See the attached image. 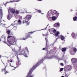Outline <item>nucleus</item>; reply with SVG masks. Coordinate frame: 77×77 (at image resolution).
<instances>
[{"label": "nucleus", "mask_w": 77, "mask_h": 77, "mask_svg": "<svg viewBox=\"0 0 77 77\" xmlns=\"http://www.w3.org/2000/svg\"><path fill=\"white\" fill-rule=\"evenodd\" d=\"M51 30H52V32H53V33H55L56 31V29H50V31H51Z\"/></svg>", "instance_id": "16"}, {"label": "nucleus", "mask_w": 77, "mask_h": 77, "mask_svg": "<svg viewBox=\"0 0 77 77\" xmlns=\"http://www.w3.org/2000/svg\"><path fill=\"white\" fill-rule=\"evenodd\" d=\"M17 63H16V65H18V64H17Z\"/></svg>", "instance_id": "49"}, {"label": "nucleus", "mask_w": 77, "mask_h": 77, "mask_svg": "<svg viewBox=\"0 0 77 77\" xmlns=\"http://www.w3.org/2000/svg\"><path fill=\"white\" fill-rule=\"evenodd\" d=\"M54 26L55 27H59L60 26V23H55L54 25Z\"/></svg>", "instance_id": "10"}, {"label": "nucleus", "mask_w": 77, "mask_h": 77, "mask_svg": "<svg viewBox=\"0 0 77 77\" xmlns=\"http://www.w3.org/2000/svg\"><path fill=\"white\" fill-rule=\"evenodd\" d=\"M18 23L19 24V25H21V20H18Z\"/></svg>", "instance_id": "17"}, {"label": "nucleus", "mask_w": 77, "mask_h": 77, "mask_svg": "<svg viewBox=\"0 0 77 77\" xmlns=\"http://www.w3.org/2000/svg\"><path fill=\"white\" fill-rule=\"evenodd\" d=\"M7 17L8 20H11V18H12V15H11V13L8 12Z\"/></svg>", "instance_id": "8"}, {"label": "nucleus", "mask_w": 77, "mask_h": 77, "mask_svg": "<svg viewBox=\"0 0 77 77\" xmlns=\"http://www.w3.org/2000/svg\"><path fill=\"white\" fill-rule=\"evenodd\" d=\"M45 40H46V45H47V42H48V41L47 38H45Z\"/></svg>", "instance_id": "26"}, {"label": "nucleus", "mask_w": 77, "mask_h": 77, "mask_svg": "<svg viewBox=\"0 0 77 77\" xmlns=\"http://www.w3.org/2000/svg\"><path fill=\"white\" fill-rule=\"evenodd\" d=\"M16 68H15L14 69H13L12 70H14V69H15Z\"/></svg>", "instance_id": "43"}, {"label": "nucleus", "mask_w": 77, "mask_h": 77, "mask_svg": "<svg viewBox=\"0 0 77 77\" xmlns=\"http://www.w3.org/2000/svg\"><path fill=\"white\" fill-rule=\"evenodd\" d=\"M0 17H2V15H3V11L2 9H0Z\"/></svg>", "instance_id": "12"}, {"label": "nucleus", "mask_w": 77, "mask_h": 77, "mask_svg": "<svg viewBox=\"0 0 77 77\" xmlns=\"http://www.w3.org/2000/svg\"><path fill=\"white\" fill-rule=\"evenodd\" d=\"M0 57L1 58V56H0Z\"/></svg>", "instance_id": "50"}, {"label": "nucleus", "mask_w": 77, "mask_h": 77, "mask_svg": "<svg viewBox=\"0 0 77 77\" xmlns=\"http://www.w3.org/2000/svg\"><path fill=\"white\" fill-rule=\"evenodd\" d=\"M43 62V60H41L40 61V63H42Z\"/></svg>", "instance_id": "30"}, {"label": "nucleus", "mask_w": 77, "mask_h": 77, "mask_svg": "<svg viewBox=\"0 0 77 77\" xmlns=\"http://www.w3.org/2000/svg\"><path fill=\"white\" fill-rule=\"evenodd\" d=\"M69 33H68V34H69Z\"/></svg>", "instance_id": "54"}, {"label": "nucleus", "mask_w": 77, "mask_h": 77, "mask_svg": "<svg viewBox=\"0 0 77 77\" xmlns=\"http://www.w3.org/2000/svg\"><path fill=\"white\" fill-rule=\"evenodd\" d=\"M17 59H18V57H17Z\"/></svg>", "instance_id": "45"}, {"label": "nucleus", "mask_w": 77, "mask_h": 77, "mask_svg": "<svg viewBox=\"0 0 77 77\" xmlns=\"http://www.w3.org/2000/svg\"><path fill=\"white\" fill-rule=\"evenodd\" d=\"M26 39H27V38H26Z\"/></svg>", "instance_id": "55"}, {"label": "nucleus", "mask_w": 77, "mask_h": 77, "mask_svg": "<svg viewBox=\"0 0 77 77\" xmlns=\"http://www.w3.org/2000/svg\"><path fill=\"white\" fill-rule=\"evenodd\" d=\"M72 36L74 39H75L76 37H75V34L74 33H72Z\"/></svg>", "instance_id": "14"}, {"label": "nucleus", "mask_w": 77, "mask_h": 77, "mask_svg": "<svg viewBox=\"0 0 77 77\" xmlns=\"http://www.w3.org/2000/svg\"><path fill=\"white\" fill-rule=\"evenodd\" d=\"M31 18H32V16L30 15H27L26 17H25L24 18V20L23 21V24L26 23L27 24L26 26L29 25L30 22H29V21L31 19Z\"/></svg>", "instance_id": "3"}, {"label": "nucleus", "mask_w": 77, "mask_h": 77, "mask_svg": "<svg viewBox=\"0 0 77 77\" xmlns=\"http://www.w3.org/2000/svg\"><path fill=\"white\" fill-rule=\"evenodd\" d=\"M4 72H5V74H6V72L7 73L9 72H8L6 71L5 69H4Z\"/></svg>", "instance_id": "23"}, {"label": "nucleus", "mask_w": 77, "mask_h": 77, "mask_svg": "<svg viewBox=\"0 0 77 77\" xmlns=\"http://www.w3.org/2000/svg\"><path fill=\"white\" fill-rule=\"evenodd\" d=\"M17 26H14L13 28V29H14V30H17Z\"/></svg>", "instance_id": "21"}, {"label": "nucleus", "mask_w": 77, "mask_h": 77, "mask_svg": "<svg viewBox=\"0 0 77 77\" xmlns=\"http://www.w3.org/2000/svg\"><path fill=\"white\" fill-rule=\"evenodd\" d=\"M23 39L25 40H26V39L24 38H23Z\"/></svg>", "instance_id": "42"}, {"label": "nucleus", "mask_w": 77, "mask_h": 77, "mask_svg": "<svg viewBox=\"0 0 77 77\" xmlns=\"http://www.w3.org/2000/svg\"><path fill=\"white\" fill-rule=\"evenodd\" d=\"M54 15V14H56L57 17H58V16L59 15V13L57 12V11L55 10H51L48 12L47 14V17L48 18V20L49 21H51V17H50V16L51 15Z\"/></svg>", "instance_id": "2"}, {"label": "nucleus", "mask_w": 77, "mask_h": 77, "mask_svg": "<svg viewBox=\"0 0 77 77\" xmlns=\"http://www.w3.org/2000/svg\"><path fill=\"white\" fill-rule=\"evenodd\" d=\"M38 11L39 13H41V10H38Z\"/></svg>", "instance_id": "31"}, {"label": "nucleus", "mask_w": 77, "mask_h": 77, "mask_svg": "<svg viewBox=\"0 0 77 77\" xmlns=\"http://www.w3.org/2000/svg\"><path fill=\"white\" fill-rule=\"evenodd\" d=\"M60 65H62V66H63V63H61Z\"/></svg>", "instance_id": "34"}, {"label": "nucleus", "mask_w": 77, "mask_h": 77, "mask_svg": "<svg viewBox=\"0 0 77 77\" xmlns=\"http://www.w3.org/2000/svg\"><path fill=\"white\" fill-rule=\"evenodd\" d=\"M21 0H14V1H11L9 2H7L6 4H5V6H6V4L7 3H14V2H19V1H20Z\"/></svg>", "instance_id": "7"}, {"label": "nucleus", "mask_w": 77, "mask_h": 77, "mask_svg": "<svg viewBox=\"0 0 77 77\" xmlns=\"http://www.w3.org/2000/svg\"><path fill=\"white\" fill-rule=\"evenodd\" d=\"M43 30V29H42V30Z\"/></svg>", "instance_id": "53"}, {"label": "nucleus", "mask_w": 77, "mask_h": 77, "mask_svg": "<svg viewBox=\"0 0 77 77\" xmlns=\"http://www.w3.org/2000/svg\"><path fill=\"white\" fill-rule=\"evenodd\" d=\"M49 31L50 32H53V31L52 30H51L50 31V29H49Z\"/></svg>", "instance_id": "32"}, {"label": "nucleus", "mask_w": 77, "mask_h": 77, "mask_svg": "<svg viewBox=\"0 0 77 77\" xmlns=\"http://www.w3.org/2000/svg\"><path fill=\"white\" fill-rule=\"evenodd\" d=\"M26 52H25V53Z\"/></svg>", "instance_id": "56"}, {"label": "nucleus", "mask_w": 77, "mask_h": 77, "mask_svg": "<svg viewBox=\"0 0 77 77\" xmlns=\"http://www.w3.org/2000/svg\"><path fill=\"white\" fill-rule=\"evenodd\" d=\"M38 63H37L36 64V65H38Z\"/></svg>", "instance_id": "46"}, {"label": "nucleus", "mask_w": 77, "mask_h": 77, "mask_svg": "<svg viewBox=\"0 0 77 77\" xmlns=\"http://www.w3.org/2000/svg\"><path fill=\"white\" fill-rule=\"evenodd\" d=\"M19 62H20V61H18Z\"/></svg>", "instance_id": "52"}, {"label": "nucleus", "mask_w": 77, "mask_h": 77, "mask_svg": "<svg viewBox=\"0 0 77 77\" xmlns=\"http://www.w3.org/2000/svg\"><path fill=\"white\" fill-rule=\"evenodd\" d=\"M26 51L28 53H29V51H28V49H27V48L26 47Z\"/></svg>", "instance_id": "25"}, {"label": "nucleus", "mask_w": 77, "mask_h": 77, "mask_svg": "<svg viewBox=\"0 0 77 77\" xmlns=\"http://www.w3.org/2000/svg\"><path fill=\"white\" fill-rule=\"evenodd\" d=\"M19 13H20V11L18 10H17L16 11V14H17L18 15V14H19Z\"/></svg>", "instance_id": "19"}, {"label": "nucleus", "mask_w": 77, "mask_h": 77, "mask_svg": "<svg viewBox=\"0 0 77 77\" xmlns=\"http://www.w3.org/2000/svg\"><path fill=\"white\" fill-rule=\"evenodd\" d=\"M24 56L25 57H28V56L26 54H24Z\"/></svg>", "instance_id": "28"}, {"label": "nucleus", "mask_w": 77, "mask_h": 77, "mask_svg": "<svg viewBox=\"0 0 77 77\" xmlns=\"http://www.w3.org/2000/svg\"><path fill=\"white\" fill-rule=\"evenodd\" d=\"M15 21H14V23H15Z\"/></svg>", "instance_id": "51"}, {"label": "nucleus", "mask_w": 77, "mask_h": 77, "mask_svg": "<svg viewBox=\"0 0 77 77\" xmlns=\"http://www.w3.org/2000/svg\"><path fill=\"white\" fill-rule=\"evenodd\" d=\"M67 70L69 71L72 69V66L70 65H69L67 66Z\"/></svg>", "instance_id": "9"}, {"label": "nucleus", "mask_w": 77, "mask_h": 77, "mask_svg": "<svg viewBox=\"0 0 77 77\" xmlns=\"http://www.w3.org/2000/svg\"><path fill=\"white\" fill-rule=\"evenodd\" d=\"M7 34L8 35L7 38V41L9 44H12V45H14V43L15 42L16 38L14 36H12L13 34L12 33L10 34V31L8 30L7 32Z\"/></svg>", "instance_id": "1"}, {"label": "nucleus", "mask_w": 77, "mask_h": 77, "mask_svg": "<svg viewBox=\"0 0 77 77\" xmlns=\"http://www.w3.org/2000/svg\"><path fill=\"white\" fill-rule=\"evenodd\" d=\"M3 41L5 44H7V45H8V46H9V47L11 46V45H9L7 43L6 40V37H5L4 35H2L1 39H0V41Z\"/></svg>", "instance_id": "4"}, {"label": "nucleus", "mask_w": 77, "mask_h": 77, "mask_svg": "<svg viewBox=\"0 0 77 77\" xmlns=\"http://www.w3.org/2000/svg\"><path fill=\"white\" fill-rule=\"evenodd\" d=\"M36 67H37V66H36V65L34 66L29 71L28 74L27 76V77H29L30 75H31V74H32V71H33L34 69H35V68H36Z\"/></svg>", "instance_id": "6"}, {"label": "nucleus", "mask_w": 77, "mask_h": 77, "mask_svg": "<svg viewBox=\"0 0 77 77\" xmlns=\"http://www.w3.org/2000/svg\"><path fill=\"white\" fill-rule=\"evenodd\" d=\"M59 34V32L58 31H57L55 33V36H58V35Z\"/></svg>", "instance_id": "18"}, {"label": "nucleus", "mask_w": 77, "mask_h": 77, "mask_svg": "<svg viewBox=\"0 0 77 77\" xmlns=\"http://www.w3.org/2000/svg\"><path fill=\"white\" fill-rule=\"evenodd\" d=\"M33 33V32H29V33H31V34H32V33Z\"/></svg>", "instance_id": "33"}, {"label": "nucleus", "mask_w": 77, "mask_h": 77, "mask_svg": "<svg viewBox=\"0 0 77 77\" xmlns=\"http://www.w3.org/2000/svg\"><path fill=\"white\" fill-rule=\"evenodd\" d=\"M11 26H13V24H11Z\"/></svg>", "instance_id": "44"}, {"label": "nucleus", "mask_w": 77, "mask_h": 77, "mask_svg": "<svg viewBox=\"0 0 77 77\" xmlns=\"http://www.w3.org/2000/svg\"><path fill=\"white\" fill-rule=\"evenodd\" d=\"M10 66H12V67H14V66H11V63H10Z\"/></svg>", "instance_id": "35"}, {"label": "nucleus", "mask_w": 77, "mask_h": 77, "mask_svg": "<svg viewBox=\"0 0 77 77\" xmlns=\"http://www.w3.org/2000/svg\"><path fill=\"white\" fill-rule=\"evenodd\" d=\"M8 12L11 14H15V10L14 8H8Z\"/></svg>", "instance_id": "5"}, {"label": "nucleus", "mask_w": 77, "mask_h": 77, "mask_svg": "<svg viewBox=\"0 0 77 77\" xmlns=\"http://www.w3.org/2000/svg\"><path fill=\"white\" fill-rule=\"evenodd\" d=\"M66 50V48H63L62 49V51H65Z\"/></svg>", "instance_id": "22"}, {"label": "nucleus", "mask_w": 77, "mask_h": 77, "mask_svg": "<svg viewBox=\"0 0 77 77\" xmlns=\"http://www.w3.org/2000/svg\"><path fill=\"white\" fill-rule=\"evenodd\" d=\"M77 17H75L73 18L74 21H76L77 20Z\"/></svg>", "instance_id": "20"}, {"label": "nucleus", "mask_w": 77, "mask_h": 77, "mask_svg": "<svg viewBox=\"0 0 77 77\" xmlns=\"http://www.w3.org/2000/svg\"><path fill=\"white\" fill-rule=\"evenodd\" d=\"M42 35H43V36H45V35L44 34H43Z\"/></svg>", "instance_id": "37"}, {"label": "nucleus", "mask_w": 77, "mask_h": 77, "mask_svg": "<svg viewBox=\"0 0 77 77\" xmlns=\"http://www.w3.org/2000/svg\"><path fill=\"white\" fill-rule=\"evenodd\" d=\"M60 38L62 41H64L65 39V38L64 37V36L62 35H60Z\"/></svg>", "instance_id": "13"}, {"label": "nucleus", "mask_w": 77, "mask_h": 77, "mask_svg": "<svg viewBox=\"0 0 77 77\" xmlns=\"http://www.w3.org/2000/svg\"><path fill=\"white\" fill-rule=\"evenodd\" d=\"M8 62H9V60H8Z\"/></svg>", "instance_id": "48"}, {"label": "nucleus", "mask_w": 77, "mask_h": 77, "mask_svg": "<svg viewBox=\"0 0 77 77\" xmlns=\"http://www.w3.org/2000/svg\"><path fill=\"white\" fill-rule=\"evenodd\" d=\"M5 24H2L1 25V26H3V27H5Z\"/></svg>", "instance_id": "29"}, {"label": "nucleus", "mask_w": 77, "mask_h": 77, "mask_svg": "<svg viewBox=\"0 0 77 77\" xmlns=\"http://www.w3.org/2000/svg\"><path fill=\"white\" fill-rule=\"evenodd\" d=\"M76 60H77V59L75 58H73L71 59L72 62L73 63H75L76 62Z\"/></svg>", "instance_id": "11"}, {"label": "nucleus", "mask_w": 77, "mask_h": 77, "mask_svg": "<svg viewBox=\"0 0 77 77\" xmlns=\"http://www.w3.org/2000/svg\"><path fill=\"white\" fill-rule=\"evenodd\" d=\"M73 50L75 52H76V51H77V49L76 48H74L73 49Z\"/></svg>", "instance_id": "24"}, {"label": "nucleus", "mask_w": 77, "mask_h": 77, "mask_svg": "<svg viewBox=\"0 0 77 77\" xmlns=\"http://www.w3.org/2000/svg\"><path fill=\"white\" fill-rule=\"evenodd\" d=\"M63 70V68H61V69H60V71H62Z\"/></svg>", "instance_id": "27"}, {"label": "nucleus", "mask_w": 77, "mask_h": 77, "mask_svg": "<svg viewBox=\"0 0 77 77\" xmlns=\"http://www.w3.org/2000/svg\"><path fill=\"white\" fill-rule=\"evenodd\" d=\"M29 77H33L32 76H30Z\"/></svg>", "instance_id": "39"}, {"label": "nucleus", "mask_w": 77, "mask_h": 77, "mask_svg": "<svg viewBox=\"0 0 77 77\" xmlns=\"http://www.w3.org/2000/svg\"><path fill=\"white\" fill-rule=\"evenodd\" d=\"M48 35L47 34L46 35V37H47V36Z\"/></svg>", "instance_id": "40"}, {"label": "nucleus", "mask_w": 77, "mask_h": 77, "mask_svg": "<svg viewBox=\"0 0 77 77\" xmlns=\"http://www.w3.org/2000/svg\"><path fill=\"white\" fill-rule=\"evenodd\" d=\"M62 77H64V76H62Z\"/></svg>", "instance_id": "47"}, {"label": "nucleus", "mask_w": 77, "mask_h": 77, "mask_svg": "<svg viewBox=\"0 0 77 77\" xmlns=\"http://www.w3.org/2000/svg\"><path fill=\"white\" fill-rule=\"evenodd\" d=\"M38 1H42V0H37Z\"/></svg>", "instance_id": "41"}, {"label": "nucleus", "mask_w": 77, "mask_h": 77, "mask_svg": "<svg viewBox=\"0 0 77 77\" xmlns=\"http://www.w3.org/2000/svg\"><path fill=\"white\" fill-rule=\"evenodd\" d=\"M57 18V17H56L55 16H53L52 17V20H56Z\"/></svg>", "instance_id": "15"}, {"label": "nucleus", "mask_w": 77, "mask_h": 77, "mask_svg": "<svg viewBox=\"0 0 77 77\" xmlns=\"http://www.w3.org/2000/svg\"><path fill=\"white\" fill-rule=\"evenodd\" d=\"M10 62H12V60H11L10 61Z\"/></svg>", "instance_id": "38"}, {"label": "nucleus", "mask_w": 77, "mask_h": 77, "mask_svg": "<svg viewBox=\"0 0 77 77\" xmlns=\"http://www.w3.org/2000/svg\"><path fill=\"white\" fill-rule=\"evenodd\" d=\"M45 50V48H43L42 49V50Z\"/></svg>", "instance_id": "36"}]
</instances>
